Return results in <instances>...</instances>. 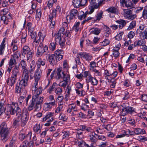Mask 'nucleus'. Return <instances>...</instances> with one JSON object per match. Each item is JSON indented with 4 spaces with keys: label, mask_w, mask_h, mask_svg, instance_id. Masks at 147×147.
I'll return each instance as SVG.
<instances>
[{
    "label": "nucleus",
    "mask_w": 147,
    "mask_h": 147,
    "mask_svg": "<svg viewBox=\"0 0 147 147\" xmlns=\"http://www.w3.org/2000/svg\"><path fill=\"white\" fill-rule=\"evenodd\" d=\"M16 112V117L14 119L13 125V126L20 125V118L21 115V110L16 103L12 102V104H8L6 109L5 112L7 115L10 114L13 115Z\"/></svg>",
    "instance_id": "nucleus-1"
},
{
    "label": "nucleus",
    "mask_w": 147,
    "mask_h": 147,
    "mask_svg": "<svg viewBox=\"0 0 147 147\" xmlns=\"http://www.w3.org/2000/svg\"><path fill=\"white\" fill-rule=\"evenodd\" d=\"M26 105H28V101L30 100L29 105L27 109L29 111L32 110L34 108L36 110H39L41 109V105L43 100V96H32L29 95L25 99Z\"/></svg>",
    "instance_id": "nucleus-2"
},
{
    "label": "nucleus",
    "mask_w": 147,
    "mask_h": 147,
    "mask_svg": "<svg viewBox=\"0 0 147 147\" xmlns=\"http://www.w3.org/2000/svg\"><path fill=\"white\" fill-rule=\"evenodd\" d=\"M65 30L64 27H61L58 33L55 35V40L56 42L58 43L62 48L65 47Z\"/></svg>",
    "instance_id": "nucleus-3"
},
{
    "label": "nucleus",
    "mask_w": 147,
    "mask_h": 147,
    "mask_svg": "<svg viewBox=\"0 0 147 147\" xmlns=\"http://www.w3.org/2000/svg\"><path fill=\"white\" fill-rule=\"evenodd\" d=\"M9 130L6 123L3 122L0 125V138L3 142H5L8 139Z\"/></svg>",
    "instance_id": "nucleus-4"
},
{
    "label": "nucleus",
    "mask_w": 147,
    "mask_h": 147,
    "mask_svg": "<svg viewBox=\"0 0 147 147\" xmlns=\"http://www.w3.org/2000/svg\"><path fill=\"white\" fill-rule=\"evenodd\" d=\"M83 75L86 83H90L92 86H96L97 85L98 80L95 77H92L89 72L85 71L84 72Z\"/></svg>",
    "instance_id": "nucleus-5"
},
{
    "label": "nucleus",
    "mask_w": 147,
    "mask_h": 147,
    "mask_svg": "<svg viewBox=\"0 0 147 147\" xmlns=\"http://www.w3.org/2000/svg\"><path fill=\"white\" fill-rule=\"evenodd\" d=\"M21 115L20 125L21 127H24L26 125L29 119V113L26 109H23Z\"/></svg>",
    "instance_id": "nucleus-6"
},
{
    "label": "nucleus",
    "mask_w": 147,
    "mask_h": 147,
    "mask_svg": "<svg viewBox=\"0 0 147 147\" xmlns=\"http://www.w3.org/2000/svg\"><path fill=\"white\" fill-rule=\"evenodd\" d=\"M56 10L53 9L51 12L49 16V20L51 22L50 27L53 28L55 23L56 17Z\"/></svg>",
    "instance_id": "nucleus-7"
},
{
    "label": "nucleus",
    "mask_w": 147,
    "mask_h": 147,
    "mask_svg": "<svg viewBox=\"0 0 147 147\" xmlns=\"http://www.w3.org/2000/svg\"><path fill=\"white\" fill-rule=\"evenodd\" d=\"M42 88L39 87L38 88V84L37 83H34L32 88V90L33 93L32 96H39L42 91Z\"/></svg>",
    "instance_id": "nucleus-8"
},
{
    "label": "nucleus",
    "mask_w": 147,
    "mask_h": 147,
    "mask_svg": "<svg viewBox=\"0 0 147 147\" xmlns=\"http://www.w3.org/2000/svg\"><path fill=\"white\" fill-rule=\"evenodd\" d=\"M136 112V109L133 107L128 106L123 108L121 112V114L122 116H124L128 114H131Z\"/></svg>",
    "instance_id": "nucleus-9"
},
{
    "label": "nucleus",
    "mask_w": 147,
    "mask_h": 147,
    "mask_svg": "<svg viewBox=\"0 0 147 147\" xmlns=\"http://www.w3.org/2000/svg\"><path fill=\"white\" fill-rule=\"evenodd\" d=\"M78 11L77 10L73 9L70 10L66 17L67 22H70L71 20L75 19L76 16L78 15Z\"/></svg>",
    "instance_id": "nucleus-10"
},
{
    "label": "nucleus",
    "mask_w": 147,
    "mask_h": 147,
    "mask_svg": "<svg viewBox=\"0 0 147 147\" xmlns=\"http://www.w3.org/2000/svg\"><path fill=\"white\" fill-rule=\"evenodd\" d=\"M105 0H98V3H95L94 5L90 6L89 8V13L91 14L93 12L95 9L99 8L100 5L105 3Z\"/></svg>",
    "instance_id": "nucleus-11"
},
{
    "label": "nucleus",
    "mask_w": 147,
    "mask_h": 147,
    "mask_svg": "<svg viewBox=\"0 0 147 147\" xmlns=\"http://www.w3.org/2000/svg\"><path fill=\"white\" fill-rule=\"evenodd\" d=\"M29 34H30L31 38L34 40L32 43V45L34 47H35L36 48L38 45L39 42V40L38 39V37H37L36 33V32L34 31Z\"/></svg>",
    "instance_id": "nucleus-12"
},
{
    "label": "nucleus",
    "mask_w": 147,
    "mask_h": 147,
    "mask_svg": "<svg viewBox=\"0 0 147 147\" xmlns=\"http://www.w3.org/2000/svg\"><path fill=\"white\" fill-rule=\"evenodd\" d=\"M78 55H80L81 59H84L88 61H90L92 57L91 55L86 52L79 53Z\"/></svg>",
    "instance_id": "nucleus-13"
},
{
    "label": "nucleus",
    "mask_w": 147,
    "mask_h": 147,
    "mask_svg": "<svg viewBox=\"0 0 147 147\" xmlns=\"http://www.w3.org/2000/svg\"><path fill=\"white\" fill-rule=\"evenodd\" d=\"M79 128L77 129V130L79 131L80 130L82 131H86L88 132L92 133L93 131L91 127H88L84 125H80L79 126Z\"/></svg>",
    "instance_id": "nucleus-14"
},
{
    "label": "nucleus",
    "mask_w": 147,
    "mask_h": 147,
    "mask_svg": "<svg viewBox=\"0 0 147 147\" xmlns=\"http://www.w3.org/2000/svg\"><path fill=\"white\" fill-rule=\"evenodd\" d=\"M47 60L52 65H54L56 64L57 62L58 61V60L54 54L49 55Z\"/></svg>",
    "instance_id": "nucleus-15"
},
{
    "label": "nucleus",
    "mask_w": 147,
    "mask_h": 147,
    "mask_svg": "<svg viewBox=\"0 0 147 147\" xmlns=\"http://www.w3.org/2000/svg\"><path fill=\"white\" fill-rule=\"evenodd\" d=\"M22 130L20 132L21 133L19 135V138L21 140H23L26 138L27 139L30 140L32 134V132L30 131H29L26 136L25 134L22 133Z\"/></svg>",
    "instance_id": "nucleus-16"
},
{
    "label": "nucleus",
    "mask_w": 147,
    "mask_h": 147,
    "mask_svg": "<svg viewBox=\"0 0 147 147\" xmlns=\"http://www.w3.org/2000/svg\"><path fill=\"white\" fill-rule=\"evenodd\" d=\"M42 75V72L40 67H38L36 70L34 74V77L35 80L34 83H37L38 84V81L40 80Z\"/></svg>",
    "instance_id": "nucleus-17"
},
{
    "label": "nucleus",
    "mask_w": 147,
    "mask_h": 147,
    "mask_svg": "<svg viewBox=\"0 0 147 147\" xmlns=\"http://www.w3.org/2000/svg\"><path fill=\"white\" fill-rule=\"evenodd\" d=\"M63 51L61 50L57 49L55 51L54 55L55 56L57 59L59 61L63 59Z\"/></svg>",
    "instance_id": "nucleus-18"
},
{
    "label": "nucleus",
    "mask_w": 147,
    "mask_h": 147,
    "mask_svg": "<svg viewBox=\"0 0 147 147\" xmlns=\"http://www.w3.org/2000/svg\"><path fill=\"white\" fill-rule=\"evenodd\" d=\"M29 77L22 76L21 79L20 80L19 84L24 88L28 85V81Z\"/></svg>",
    "instance_id": "nucleus-19"
},
{
    "label": "nucleus",
    "mask_w": 147,
    "mask_h": 147,
    "mask_svg": "<svg viewBox=\"0 0 147 147\" xmlns=\"http://www.w3.org/2000/svg\"><path fill=\"white\" fill-rule=\"evenodd\" d=\"M120 2L122 5L127 7H131L133 4L130 0H120Z\"/></svg>",
    "instance_id": "nucleus-20"
},
{
    "label": "nucleus",
    "mask_w": 147,
    "mask_h": 147,
    "mask_svg": "<svg viewBox=\"0 0 147 147\" xmlns=\"http://www.w3.org/2000/svg\"><path fill=\"white\" fill-rule=\"evenodd\" d=\"M11 18V17L9 13L7 15L3 16L1 18V21L3 22L5 24H7L9 22V20Z\"/></svg>",
    "instance_id": "nucleus-21"
},
{
    "label": "nucleus",
    "mask_w": 147,
    "mask_h": 147,
    "mask_svg": "<svg viewBox=\"0 0 147 147\" xmlns=\"http://www.w3.org/2000/svg\"><path fill=\"white\" fill-rule=\"evenodd\" d=\"M18 40L17 39H13L11 43V47L12 48L13 52L17 50L18 49Z\"/></svg>",
    "instance_id": "nucleus-22"
},
{
    "label": "nucleus",
    "mask_w": 147,
    "mask_h": 147,
    "mask_svg": "<svg viewBox=\"0 0 147 147\" xmlns=\"http://www.w3.org/2000/svg\"><path fill=\"white\" fill-rule=\"evenodd\" d=\"M128 22V21L125 20L123 19H120L119 20H117L116 22L117 23L119 24L118 26L119 28V29H122L123 27L125 26L127 23Z\"/></svg>",
    "instance_id": "nucleus-23"
},
{
    "label": "nucleus",
    "mask_w": 147,
    "mask_h": 147,
    "mask_svg": "<svg viewBox=\"0 0 147 147\" xmlns=\"http://www.w3.org/2000/svg\"><path fill=\"white\" fill-rule=\"evenodd\" d=\"M5 102V101L4 100H0V116L4 113L6 110Z\"/></svg>",
    "instance_id": "nucleus-24"
},
{
    "label": "nucleus",
    "mask_w": 147,
    "mask_h": 147,
    "mask_svg": "<svg viewBox=\"0 0 147 147\" xmlns=\"http://www.w3.org/2000/svg\"><path fill=\"white\" fill-rule=\"evenodd\" d=\"M55 105L50 102H45L43 105V109L46 111H49L51 109L53 106Z\"/></svg>",
    "instance_id": "nucleus-25"
},
{
    "label": "nucleus",
    "mask_w": 147,
    "mask_h": 147,
    "mask_svg": "<svg viewBox=\"0 0 147 147\" xmlns=\"http://www.w3.org/2000/svg\"><path fill=\"white\" fill-rule=\"evenodd\" d=\"M16 80L11 77L8 79L6 81L7 84L12 88H13L14 84L16 82Z\"/></svg>",
    "instance_id": "nucleus-26"
},
{
    "label": "nucleus",
    "mask_w": 147,
    "mask_h": 147,
    "mask_svg": "<svg viewBox=\"0 0 147 147\" xmlns=\"http://www.w3.org/2000/svg\"><path fill=\"white\" fill-rule=\"evenodd\" d=\"M106 11L109 13L115 14L117 13L118 9L116 7L111 6L109 7Z\"/></svg>",
    "instance_id": "nucleus-27"
},
{
    "label": "nucleus",
    "mask_w": 147,
    "mask_h": 147,
    "mask_svg": "<svg viewBox=\"0 0 147 147\" xmlns=\"http://www.w3.org/2000/svg\"><path fill=\"white\" fill-rule=\"evenodd\" d=\"M89 31L91 34L98 35L100 32L101 30L99 28H94L90 29Z\"/></svg>",
    "instance_id": "nucleus-28"
},
{
    "label": "nucleus",
    "mask_w": 147,
    "mask_h": 147,
    "mask_svg": "<svg viewBox=\"0 0 147 147\" xmlns=\"http://www.w3.org/2000/svg\"><path fill=\"white\" fill-rule=\"evenodd\" d=\"M136 25V21L135 20L132 21L129 23V24L126 30L127 31H129L135 28Z\"/></svg>",
    "instance_id": "nucleus-29"
},
{
    "label": "nucleus",
    "mask_w": 147,
    "mask_h": 147,
    "mask_svg": "<svg viewBox=\"0 0 147 147\" xmlns=\"http://www.w3.org/2000/svg\"><path fill=\"white\" fill-rule=\"evenodd\" d=\"M65 71H63L61 68H59L57 69V71L56 78L58 79L61 78L63 74Z\"/></svg>",
    "instance_id": "nucleus-30"
},
{
    "label": "nucleus",
    "mask_w": 147,
    "mask_h": 147,
    "mask_svg": "<svg viewBox=\"0 0 147 147\" xmlns=\"http://www.w3.org/2000/svg\"><path fill=\"white\" fill-rule=\"evenodd\" d=\"M61 78L63 80L69 82L70 81V75L68 72H65L63 74Z\"/></svg>",
    "instance_id": "nucleus-31"
},
{
    "label": "nucleus",
    "mask_w": 147,
    "mask_h": 147,
    "mask_svg": "<svg viewBox=\"0 0 147 147\" xmlns=\"http://www.w3.org/2000/svg\"><path fill=\"white\" fill-rule=\"evenodd\" d=\"M63 106L61 103H60V104L58 105L57 107L56 108L55 111V114L56 115H57L58 113H62L61 112H62L63 109Z\"/></svg>",
    "instance_id": "nucleus-32"
},
{
    "label": "nucleus",
    "mask_w": 147,
    "mask_h": 147,
    "mask_svg": "<svg viewBox=\"0 0 147 147\" xmlns=\"http://www.w3.org/2000/svg\"><path fill=\"white\" fill-rule=\"evenodd\" d=\"M5 40H3L0 45V55H3L5 50Z\"/></svg>",
    "instance_id": "nucleus-33"
},
{
    "label": "nucleus",
    "mask_w": 147,
    "mask_h": 147,
    "mask_svg": "<svg viewBox=\"0 0 147 147\" xmlns=\"http://www.w3.org/2000/svg\"><path fill=\"white\" fill-rule=\"evenodd\" d=\"M17 64L16 60L13 57H11L10 59L8 62V65L9 66L14 67V65Z\"/></svg>",
    "instance_id": "nucleus-34"
},
{
    "label": "nucleus",
    "mask_w": 147,
    "mask_h": 147,
    "mask_svg": "<svg viewBox=\"0 0 147 147\" xmlns=\"http://www.w3.org/2000/svg\"><path fill=\"white\" fill-rule=\"evenodd\" d=\"M24 88L19 83L17 84L16 87V92L17 93H20L21 92L22 90V92L24 91L26 92L25 90H23Z\"/></svg>",
    "instance_id": "nucleus-35"
},
{
    "label": "nucleus",
    "mask_w": 147,
    "mask_h": 147,
    "mask_svg": "<svg viewBox=\"0 0 147 147\" xmlns=\"http://www.w3.org/2000/svg\"><path fill=\"white\" fill-rule=\"evenodd\" d=\"M146 28V26L144 24H140L139 26V28L137 29L136 33L139 34V33L143 32V31L145 30Z\"/></svg>",
    "instance_id": "nucleus-36"
},
{
    "label": "nucleus",
    "mask_w": 147,
    "mask_h": 147,
    "mask_svg": "<svg viewBox=\"0 0 147 147\" xmlns=\"http://www.w3.org/2000/svg\"><path fill=\"white\" fill-rule=\"evenodd\" d=\"M140 36L143 39H147V28L143 32L139 33Z\"/></svg>",
    "instance_id": "nucleus-37"
},
{
    "label": "nucleus",
    "mask_w": 147,
    "mask_h": 147,
    "mask_svg": "<svg viewBox=\"0 0 147 147\" xmlns=\"http://www.w3.org/2000/svg\"><path fill=\"white\" fill-rule=\"evenodd\" d=\"M134 131L136 134L139 135L140 134H145L146 131L144 129H141L140 128H136L134 129Z\"/></svg>",
    "instance_id": "nucleus-38"
},
{
    "label": "nucleus",
    "mask_w": 147,
    "mask_h": 147,
    "mask_svg": "<svg viewBox=\"0 0 147 147\" xmlns=\"http://www.w3.org/2000/svg\"><path fill=\"white\" fill-rule=\"evenodd\" d=\"M41 127L40 125L39 124H36L34 127V131L37 134H39L41 131Z\"/></svg>",
    "instance_id": "nucleus-39"
},
{
    "label": "nucleus",
    "mask_w": 147,
    "mask_h": 147,
    "mask_svg": "<svg viewBox=\"0 0 147 147\" xmlns=\"http://www.w3.org/2000/svg\"><path fill=\"white\" fill-rule=\"evenodd\" d=\"M145 44V43L144 40H140L136 41L134 43V46H144Z\"/></svg>",
    "instance_id": "nucleus-40"
},
{
    "label": "nucleus",
    "mask_w": 147,
    "mask_h": 147,
    "mask_svg": "<svg viewBox=\"0 0 147 147\" xmlns=\"http://www.w3.org/2000/svg\"><path fill=\"white\" fill-rule=\"evenodd\" d=\"M27 29H28V34L34 32V28L32 26V24L30 22H29L27 24Z\"/></svg>",
    "instance_id": "nucleus-41"
},
{
    "label": "nucleus",
    "mask_w": 147,
    "mask_h": 147,
    "mask_svg": "<svg viewBox=\"0 0 147 147\" xmlns=\"http://www.w3.org/2000/svg\"><path fill=\"white\" fill-rule=\"evenodd\" d=\"M45 60H42L41 58H39L38 59L36 64L38 67H40L41 65L43 66L45 65Z\"/></svg>",
    "instance_id": "nucleus-42"
},
{
    "label": "nucleus",
    "mask_w": 147,
    "mask_h": 147,
    "mask_svg": "<svg viewBox=\"0 0 147 147\" xmlns=\"http://www.w3.org/2000/svg\"><path fill=\"white\" fill-rule=\"evenodd\" d=\"M46 36V34L44 32L42 31L39 32L38 34V36L39 37L38 38V39L39 40V42L40 41V40L43 41Z\"/></svg>",
    "instance_id": "nucleus-43"
},
{
    "label": "nucleus",
    "mask_w": 147,
    "mask_h": 147,
    "mask_svg": "<svg viewBox=\"0 0 147 147\" xmlns=\"http://www.w3.org/2000/svg\"><path fill=\"white\" fill-rule=\"evenodd\" d=\"M123 11H124V16L126 18H127V17H128L132 13L131 10L129 9H123Z\"/></svg>",
    "instance_id": "nucleus-44"
},
{
    "label": "nucleus",
    "mask_w": 147,
    "mask_h": 147,
    "mask_svg": "<svg viewBox=\"0 0 147 147\" xmlns=\"http://www.w3.org/2000/svg\"><path fill=\"white\" fill-rule=\"evenodd\" d=\"M20 73L19 72L13 71L12 70V75L11 77L17 80V77L20 76Z\"/></svg>",
    "instance_id": "nucleus-45"
},
{
    "label": "nucleus",
    "mask_w": 147,
    "mask_h": 147,
    "mask_svg": "<svg viewBox=\"0 0 147 147\" xmlns=\"http://www.w3.org/2000/svg\"><path fill=\"white\" fill-rule=\"evenodd\" d=\"M33 52L31 51L26 54V60L28 62L30 61L32 59Z\"/></svg>",
    "instance_id": "nucleus-46"
},
{
    "label": "nucleus",
    "mask_w": 147,
    "mask_h": 147,
    "mask_svg": "<svg viewBox=\"0 0 147 147\" xmlns=\"http://www.w3.org/2000/svg\"><path fill=\"white\" fill-rule=\"evenodd\" d=\"M110 42V40L108 39H105L102 42H100V45L101 46H105L109 44Z\"/></svg>",
    "instance_id": "nucleus-47"
},
{
    "label": "nucleus",
    "mask_w": 147,
    "mask_h": 147,
    "mask_svg": "<svg viewBox=\"0 0 147 147\" xmlns=\"http://www.w3.org/2000/svg\"><path fill=\"white\" fill-rule=\"evenodd\" d=\"M72 3L74 6L75 8H78L80 7V0H73Z\"/></svg>",
    "instance_id": "nucleus-48"
},
{
    "label": "nucleus",
    "mask_w": 147,
    "mask_h": 147,
    "mask_svg": "<svg viewBox=\"0 0 147 147\" xmlns=\"http://www.w3.org/2000/svg\"><path fill=\"white\" fill-rule=\"evenodd\" d=\"M31 51L29 47L26 45H25L22 48L23 54H26L27 53Z\"/></svg>",
    "instance_id": "nucleus-49"
},
{
    "label": "nucleus",
    "mask_w": 147,
    "mask_h": 147,
    "mask_svg": "<svg viewBox=\"0 0 147 147\" xmlns=\"http://www.w3.org/2000/svg\"><path fill=\"white\" fill-rule=\"evenodd\" d=\"M19 65L22 68H25L26 67L27 65L26 61L24 59H22L20 62Z\"/></svg>",
    "instance_id": "nucleus-50"
},
{
    "label": "nucleus",
    "mask_w": 147,
    "mask_h": 147,
    "mask_svg": "<svg viewBox=\"0 0 147 147\" xmlns=\"http://www.w3.org/2000/svg\"><path fill=\"white\" fill-rule=\"evenodd\" d=\"M36 67L35 61L34 60L32 61L30 64V71L31 72H33L35 69Z\"/></svg>",
    "instance_id": "nucleus-51"
},
{
    "label": "nucleus",
    "mask_w": 147,
    "mask_h": 147,
    "mask_svg": "<svg viewBox=\"0 0 147 147\" xmlns=\"http://www.w3.org/2000/svg\"><path fill=\"white\" fill-rule=\"evenodd\" d=\"M142 17L144 19H147V6L145 7L142 12Z\"/></svg>",
    "instance_id": "nucleus-52"
},
{
    "label": "nucleus",
    "mask_w": 147,
    "mask_h": 147,
    "mask_svg": "<svg viewBox=\"0 0 147 147\" xmlns=\"http://www.w3.org/2000/svg\"><path fill=\"white\" fill-rule=\"evenodd\" d=\"M79 53H77L76 57L75 58V60L76 65H81L82 63L80 61V55H78Z\"/></svg>",
    "instance_id": "nucleus-53"
},
{
    "label": "nucleus",
    "mask_w": 147,
    "mask_h": 147,
    "mask_svg": "<svg viewBox=\"0 0 147 147\" xmlns=\"http://www.w3.org/2000/svg\"><path fill=\"white\" fill-rule=\"evenodd\" d=\"M68 82H68L63 80L62 81L59 83V85L60 87H63L65 88L67 85Z\"/></svg>",
    "instance_id": "nucleus-54"
},
{
    "label": "nucleus",
    "mask_w": 147,
    "mask_h": 147,
    "mask_svg": "<svg viewBox=\"0 0 147 147\" xmlns=\"http://www.w3.org/2000/svg\"><path fill=\"white\" fill-rule=\"evenodd\" d=\"M124 34L123 32H121L118 34H117L115 36V38L116 40L118 41L121 40L122 37V36Z\"/></svg>",
    "instance_id": "nucleus-55"
},
{
    "label": "nucleus",
    "mask_w": 147,
    "mask_h": 147,
    "mask_svg": "<svg viewBox=\"0 0 147 147\" xmlns=\"http://www.w3.org/2000/svg\"><path fill=\"white\" fill-rule=\"evenodd\" d=\"M23 71V74L22 76L25 77H29L28 75V71L26 68V67L25 68H22Z\"/></svg>",
    "instance_id": "nucleus-56"
},
{
    "label": "nucleus",
    "mask_w": 147,
    "mask_h": 147,
    "mask_svg": "<svg viewBox=\"0 0 147 147\" xmlns=\"http://www.w3.org/2000/svg\"><path fill=\"white\" fill-rule=\"evenodd\" d=\"M63 90L62 88L60 87L57 88L55 90V93L56 96L61 95Z\"/></svg>",
    "instance_id": "nucleus-57"
},
{
    "label": "nucleus",
    "mask_w": 147,
    "mask_h": 147,
    "mask_svg": "<svg viewBox=\"0 0 147 147\" xmlns=\"http://www.w3.org/2000/svg\"><path fill=\"white\" fill-rule=\"evenodd\" d=\"M49 100L50 101L49 102L52 103V104L55 105H56V103L54 99V96L53 95H51L49 96Z\"/></svg>",
    "instance_id": "nucleus-58"
},
{
    "label": "nucleus",
    "mask_w": 147,
    "mask_h": 147,
    "mask_svg": "<svg viewBox=\"0 0 147 147\" xmlns=\"http://www.w3.org/2000/svg\"><path fill=\"white\" fill-rule=\"evenodd\" d=\"M76 144L80 147H83L84 146L86 147V145L87 144L83 140H80L78 141Z\"/></svg>",
    "instance_id": "nucleus-59"
},
{
    "label": "nucleus",
    "mask_w": 147,
    "mask_h": 147,
    "mask_svg": "<svg viewBox=\"0 0 147 147\" xmlns=\"http://www.w3.org/2000/svg\"><path fill=\"white\" fill-rule=\"evenodd\" d=\"M62 133L64 134L63 136V139L68 138L69 136V131H63Z\"/></svg>",
    "instance_id": "nucleus-60"
},
{
    "label": "nucleus",
    "mask_w": 147,
    "mask_h": 147,
    "mask_svg": "<svg viewBox=\"0 0 147 147\" xmlns=\"http://www.w3.org/2000/svg\"><path fill=\"white\" fill-rule=\"evenodd\" d=\"M81 13H82V15L79 16L78 17V19L81 20H84L86 17L87 14L85 13H84L83 11H81Z\"/></svg>",
    "instance_id": "nucleus-61"
},
{
    "label": "nucleus",
    "mask_w": 147,
    "mask_h": 147,
    "mask_svg": "<svg viewBox=\"0 0 147 147\" xmlns=\"http://www.w3.org/2000/svg\"><path fill=\"white\" fill-rule=\"evenodd\" d=\"M36 18L37 20H39L40 18L41 15V10L40 9H38L36 10Z\"/></svg>",
    "instance_id": "nucleus-62"
},
{
    "label": "nucleus",
    "mask_w": 147,
    "mask_h": 147,
    "mask_svg": "<svg viewBox=\"0 0 147 147\" xmlns=\"http://www.w3.org/2000/svg\"><path fill=\"white\" fill-rule=\"evenodd\" d=\"M76 105L74 104H69L68 105V108L67 109V111L68 113H71L72 110L74 108V107Z\"/></svg>",
    "instance_id": "nucleus-63"
},
{
    "label": "nucleus",
    "mask_w": 147,
    "mask_h": 147,
    "mask_svg": "<svg viewBox=\"0 0 147 147\" xmlns=\"http://www.w3.org/2000/svg\"><path fill=\"white\" fill-rule=\"evenodd\" d=\"M94 86H90L88 84H87V89L90 92H92L94 91Z\"/></svg>",
    "instance_id": "nucleus-64"
}]
</instances>
